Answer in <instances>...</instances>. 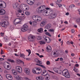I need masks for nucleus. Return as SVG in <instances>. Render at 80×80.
I'll return each instance as SVG.
<instances>
[{
	"label": "nucleus",
	"mask_w": 80,
	"mask_h": 80,
	"mask_svg": "<svg viewBox=\"0 0 80 80\" xmlns=\"http://www.w3.org/2000/svg\"><path fill=\"white\" fill-rule=\"evenodd\" d=\"M41 8H42V7H40L37 9L36 11L38 13H42V11L41 10Z\"/></svg>",
	"instance_id": "20"
},
{
	"label": "nucleus",
	"mask_w": 80,
	"mask_h": 80,
	"mask_svg": "<svg viewBox=\"0 0 80 80\" xmlns=\"http://www.w3.org/2000/svg\"><path fill=\"white\" fill-rule=\"evenodd\" d=\"M28 26L26 24H24L23 26V27L21 29V31L22 32H26L27 30H30V29L28 28Z\"/></svg>",
	"instance_id": "1"
},
{
	"label": "nucleus",
	"mask_w": 80,
	"mask_h": 80,
	"mask_svg": "<svg viewBox=\"0 0 80 80\" xmlns=\"http://www.w3.org/2000/svg\"><path fill=\"white\" fill-rule=\"evenodd\" d=\"M3 50H2V49L1 52V55H2V54H3Z\"/></svg>",
	"instance_id": "57"
},
{
	"label": "nucleus",
	"mask_w": 80,
	"mask_h": 80,
	"mask_svg": "<svg viewBox=\"0 0 80 80\" xmlns=\"http://www.w3.org/2000/svg\"><path fill=\"white\" fill-rule=\"evenodd\" d=\"M52 14L54 16V18L55 17L57 16V14H56V13H54Z\"/></svg>",
	"instance_id": "55"
},
{
	"label": "nucleus",
	"mask_w": 80,
	"mask_h": 80,
	"mask_svg": "<svg viewBox=\"0 0 80 80\" xmlns=\"http://www.w3.org/2000/svg\"><path fill=\"white\" fill-rule=\"evenodd\" d=\"M71 7V8H72V7H75V5L73 4H71L69 6V7Z\"/></svg>",
	"instance_id": "50"
},
{
	"label": "nucleus",
	"mask_w": 80,
	"mask_h": 80,
	"mask_svg": "<svg viewBox=\"0 0 80 80\" xmlns=\"http://www.w3.org/2000/svg\"><path fill=\"white\" fill-rule=\"evenodd\" d=\"M16 62H17V63H18V62H20V63H22L23 65L24 64V62H23V61H22L19 59H16Z\"/></svg>",
	"instance_id": "19"
},
{
	"label": "nucleus",
	"mask_w": 80,
	"mask_h": 80,
	"mask_svg": "<svg viewBox=\"0 0 80 80\" xmlns=\"http://www.w3.org/2000/svg\"><path fill=\"white\" fill-rule=\"evenodd\" d=\"M22 19L21 18H17L15 19V20L16 21V22H21V20H22Z\"/></svg>",
	"instance_id": "26"
},
{
	"label": "nucleus",
	"mask_w": 80,
	"mask_h": 80,
	"mask_svg": "<svg viewBox=\"0 0 80 80\" xmlns=\"http://www.w3.org/2000/svg\"><path fill=\"white\" fill-rule=\"evenodd\" d=\"M53 70L56 73H58V74H61V70L59 68H53Z\"/></svg>",
	"instance_id": "7"
},
{
	"label": "nucleus",
	"mask_w": 80,
	"mask_h": 80,
	"mask_svg": "<svg viewBox=\"0 0 80 80\" xmlns=\"http://www.w3.org/2000/svg\"><path fill=\"white\" fill-rule=\"evenodd\" d=\"M17 23H15V24H21V21H19V22H17Z\"/></svg>",
	"instance_id": "49"
},
{
	"label": "nucleus",
	"mask_w": 80,
	"mask_h": 80,
	"mask_svg": "<svg viewBox=\"0 0 80 80\" xmlns=\"http://www.w3.org/2000/svg\"><path fill=\"white\" fill-rule=\"evenodd\" d=\"M24 79H25L26 80H30L28 78L25 77H24Z\"/></svg>",
	"instance_id": "54"
},
{
	"label": "nucleus",
	"mask_w": 80,
	"mask_h": 80,
	"mask_svg": "<svg viewBox=\"0 0 80 80\" xmlns=\"http://www.w3.org/2000/svg\"><path fill=\"white\" fill-rule=\"evenodd\" d=\"M24 71L28 75H30V69L28 68H25L24 69Z\"/></svg>",
	"instance_id": "11"
},
{
	"label": "nucleus",
	"mask_w": 80,
	"mask_h": 80,
	"mask_svg": "<svg viewBox=\"0 0 80 80\" xmlns=\"http://www.w3.org/2000/svg\"><path fill=\"white\" fill-rule=\"evenodd\" d=\"M41 67H42V68H46L45 67V66L41 65Z\"/></svg>",
	"instance_id": "53"
},
{
	"label": "nucleus",
	"mask_w": 80,
	"mask_h": 80,
	"mask_svg": "<svg viewBox=\"0 0 80 80\" xmlns=\"http://www.w3.org/2000/svg\"><path fill=\"white\" fill-rule=\"evenodd\" d=\"M75 67H78L79 66V65L78 64H76L75 65Z\"/></svg>",
	"instance_id": "60"
},
{
	"label": "nucleus",
	"mask_w": 80,
	"mask_h": 80,
	"mask_svg": "<svg viewBox=\"0 0 80 80\" xmlns=\"http://www.w3.org/2000/svg\"><path fill=\"white\" fill-rule=\"evenodd\" d=\"M40 7H41V11L42 13V12H43L44 11H45V9H46V8H45V7L44 6H41Z\"/></svg>",
	"instance_id": "23"
},
{
	"label": "nucleus",
	"mask_w": 80,
	"mask_h": 80,
	"mask_svg": "<svg viewBox=\"0 0 80 80\" xmlns=\"http://www.w3.org/2000/svg\"><path fill=\"white\" fill-rule=\"evenodd\" d=\"M62 74L63 75V76H64V77H65V76L67 75V74H66L67 73H66V72H65L63 71L62 72Z\"/></svg>",
	"instance_id": "32"
},
{
	"label": "nucleus",
	"mask_w": 80,
	"mask_h": 80,
	"mask_svg": "<svg viewBox=\"0 0 80 80\" xmlns=\"http://www.w3.org/2000/svg\"><path fill=\"white\" fill-rule=\"evenodd\" d=\"M20 57H25V55L23 54H20Z\"/></svg>",
	"instance_id": "42"
},
{
	"label": "nucleus",
	"mask_w": 80,
	"mask_h": 80,
	"mask_svg": "<svg viewBox=\"0 0 80 80\" xmlns=\"http://www.w3.org/2000/svg\"><path fill=\"white\" fill-rule=\"evenodd\" d=\"M46 10H49V11H50V12H51V11H52V10H50V8H46Z\"/></svg>",
	"instance_id": "48"
},
{
	"label": "nucleus",
	"mask_w": 80,
	"mask_h": 80,
	"mask_svg": "<svg viewBox=\"0 0 80 80\" xmlns=\"http://www.w3.org/2000/svg\"><path fill=\"white\" fill-rule=\"evenodd\" d=\"M45 34L47 35H48V36H49L50 37H52V35L50 33H49L48 32H46Z\"/></svg>",
	"instance_id": "33"
},
{
	"label": "nucleus",
	"mask_w": 80,
	"mask_h": 80,
	"mask_svg": "<svg viewBox=\"0 0 80 80\" xmlns=\"http://www.w3.org/2000/svg\"><path fill=\"white\" fill-rule=\"evenodd\" d=\"M12 72L13 75H17L18 73L15 70H12Z\"/></svg>",
	"instance_id": "28"
},
{
	"label": "nucleus",
	"mask_w": 80,
	"mask_h": 80,
	"mask_svg": "<svg viewBox=\"0 0 80 80\" xmlns=\"http://www.w3.org/2000/svg\"><path fill=\"white\" fill-rule=\"evenodd\" d=\"M56 4L57 5H58L59 7H61L62 6V5L61 4H58V3H57V2H56Z\"/></svg>",
	"instance_id": "41"
},
{
	"label": "nucleus",
	"mask_w": 80,
	"mask_h": 80,
	"mask_svg": "<svg viewBox=\"0 0 80 80\" xmlns=\"http://www.w3.org/2000/svg\"><path fill=\"white\" fill-rule=\"evenodd\" d=\"M56 55V52H51V55Z\"/></svg>",
	"instance_id": "44"
},
{
	"label": "nucleus",
	"mask_w": 80,
	"mask_h": 80,
	"mask_svg": "<svg viewBox=\"0 0 80 80\" xmlns=\"http://www.w3.org/2000/svg\"><path fill=\"white\" fill-rule=\"evenodd\" d=\"M35 61V62H36V63H38V61H39V60H38V59H37V58H35L34 59Z\"/></svg>",
	"instance_id": "39"
},
{
	"label": "nucleus",
	"mask_w": 80,
	"mask_h": 80,
	"mask_svg": "<svg viewBox=\"0 0 80 80\" xmlns=\"http://www.w3.org/2000/svg\"><path fill=\"white\" fill-rule=\"evenodd\" d=\"M32 72L33 73H36V74H39V73H40L42 72V71H41L40 72H36V71L35 70V68L32 69Z\"/></svg>",
	"instance_id": "22"
},
{
	"label": "nucleus",
	"mask_w": 80,
	"mask_h": 80,
	"mask_svg": "<svg viewBox=\"0 0 80 80\" xmlns=\"http://www.w3.org/2000/svg\"><path fill=\"white\" fill-rule=\"evenodd\" d=\"M21 68L19 66H17L16 67V71H17L19 73H22V68L20 69Z\"/></svg>",
	"instance_id": "10"
},
{
	"label": "nucleus",
	"mask_w": 80,
	"mask_h": 80,
	"mask_svg": "<svg viewBox=\"0 0 80 80\" xmlns=\"http://www.w3.org/2000/svg\"><path fill=\"white\" fill-rule=\"evenodd\" d=\"M49 31L50 32H54V30L53 29H50L49 30Z\"/></svg>",
	"instance_id": "45"
},
{
	"label": "nucleus",
	"mask_w": 80,
	"mask_h": 80,
	"mask_svg": "<svg viewBox=\"0 0 80 80\" xmlns=\"http://www.w3.org/2000/svg\"><path fill=\"white\" fill-rule=\"evenodd\" d=\"M49 18H53V16H52V14H49Z\"/></svg>",
	"instance_id": "37"
},
{
	"label": "nucleus",
	"mask_w": 80,
	"mask_h": 80,
	"mask_svg": "<svg viewBox=\"0 0 80 80\" xmlns=\"http://www.w3.org/2000/svg\"><path fill=\"white\" fill-rule=\"evenodd\" d=\"M18 6H17V4H15L13 6V8H18Z\"/></svg>",
	"instance_id": "38"
},
{
	"label": "nucleus",
	"mask_w": 80,
	"mask_h": 80,
	"mask_svg": "<svg viewBox=\"0 0 80 80\" xmlns=\"http://www.w3.org/2000/svg\"><path fill=\"white\" fill-rule=\"evenodd\" d=\"M15 20H14V25H17V24H15V23H17V22L16 21L15 22Z\"/></svg>",
	"instance_id": "56"
},
{
	"label": "nucleus",
	"mask_w": 80,
	"mask_h": 80,
	"mask_svg": "<svg viewBox=\"0 0 80 80\" xmlns=\"http://www.w3.org/2000/svg\"><path fill=\"white\" fill-rule=\"evenodd\" d=\"M37 22L36 21L33 22V25H37Z\"/></svg>",
	"instance_id": "47"
},
{
	"label": "nucleus",
	"mask_w": 80,
	"mask_h": 80,
	"mask_svg": "<svg viewBox=\"0 0 80 80\" xmlns=\"http://www.w3.org/2000/svg\"><path fill=\"white\" fill-rule=\"evenodd\" d=\"M37 38L38 40H41V37L40 36H38L37 37Z\"/></svg>",
	"instance_id": "36"
},
{
	"label": "nucleus",
	"mask_w": 80,
	"mask_h": 80,
	"mask_svg": "<svg viewBox=\"0 0 80 80\" xmlns=\"http://www.w3.org/2000/svg\"><path fill=\"white\" fill-rule=\"evenodd\" d=\"M62 2V0H58V1L56 2L57 3H60V2Z\"/></svg>",
	"instance_id": "46"
},
{
	"label": "nucleus",
	"mask_w": 80,
	"mask_h": 80,
	"mask_svg": "<svg viewBox=\"0 0 80 80\" xmlns=\"http://www.w3.org/2000/svg\"><path fill=\"white\" fill-rule=\"evenodd\" d=\"M38 20H39L38 21H40V20H42V18L40 17V16H38Z\"/></svg>",
	"instance_id": "34"
},
{
	"label": "nucleus",
	"mask_w": 80,
	"mask_h": 80,
	"mask_svg": "<svg viewBox=\"0 0 80 80\" xmlns=\"http://www.w3.org/2000/svg\"><path fill=\"white\" fill-rule=\"evenodd\" d=\"M36 79L37 80H43L44 78L42 76H38L36 78Z\"/></svg>",
	"instance_id": "15"
},
{
	"label": "nucleus",
	"mask_w": 80,
	"mask_h": 80,
	"mask_svg": "<svg viewBox=\"0 0 80 80\" xmlns=\"http://www.w3.org/2000/svg\"><path fill=\"white\" fill-rule=\"evenodd\" d=\"M49 12H48V11L47 10H45L42 13V15L44 16H48L49 15Z\"/></svg>",
	"instance_id": "12"
},
{
	"label": "nucleus",
	"mask_w": 80,
	"mask_h": 80,
	"mask_svg": "<svg viewBox=\"0 0 80 80\" xmlns=\"http://www.w3.org/2000/svg\"><path fill=\"white\" fill-rule=\"evenodd\" d=\"M50 5H51V6H52V7H53L54 5L53 4V3H51L50 4Z\"/></svg>",
	"instance_id": "59"
},
{
	"label": "nucleus",
	"mask_w": 80,
	"mask_h": 80,
	"mask_svg": "<svg viewBox=\"0 0 80 80\" xmlns=\"http://www.w3.org/2000/svg\"><path fill=\"white\" fill-rule=\"evenodd\" d=\"M46 51L47 52H51L52 51V48L50 46H48L46 48Z\"/></svg>",
	"instance_id": "13"
},
{
	"label": "nucleus",
	"mask_w": 80,
	"mask_h": 80,
	"mask_svg": "<svg viewBox=\"0 0 80 80\" xmlns=\"http://www.w3.org/2000/svg\"><path fill=\"white\" fill-rule=\"evenodd\" d=\"M22 13H24L23 11H22V10H21L20 9H19L18 10V12L16 13V15H18L17 16V17H22L19 16L22 15Z\"/></svg>",
	"instance_id": "3"
},
{
	"label": "nucleus",
	"mask_w": 80,
	"mask_h": 80,
	"mask_svg": "<svg viewBox=\"0 0 80 80\" xmlns=\"http://www.w3.org/2000/svg\"><path fill=\"white\" fill-rule=\"evenodd\" d=\"M9 62H11L12 63H15V61L12 59H8L7 60Z\"/></svg>",
	"instance_id": "29"
},
{
	"label": "nucleus",
	"mask_w": 80,
	"mask_h": 80,
	"mask_svg": "<svg viewBox=\"0 0 80 80\" xmlns=\"http://www.w3.org/2000/svg\"><path fill=\"white\" fill-rule=\"evenodd\" d=\"M64 72L66 73V75L65 76V77L66 78H70V73L68 71V70L67 69H65L63 71Z\"/></svg>",
	"instance_id": "4"
},
{
	"label": "nucleus",
	"mask_w": 80,
	"mask_h": 80,
	"mask_svg": "<svg viewBox=\"0 0 80 80\" xmlns=\"http://www.w3.org/2000/svg\"><path fill=\"white\" fill-rule=\"evenodd\" d=\"M42 62L40 60L38 61V63H39V64H42Z\"/></svg>",
	"instance_id": "51"
},
{
	"label": "nucleus",
	"mask_w": 80,
	"mask_h": 80,
	"mask_svg": "<svg viewBox=\"0 0 80 80\" xmlns=\"http://www.w3.org/2000/svg\"><path fill=\"white\" fill-rule=\"evenodd\" d=\"M2 3H0V8H4L7 7V4H6V3L3 1Z\"/></svg>",
	"instance_id": "8"
},
{
	"label": "nucleus",
	"mask_w": 80,
	"mask_h": 80,
	"mask_svg": "<svg viewBox=\"0 0 80 80\" xmlns=\"http://www.w3.org/2000/svg\"><path fill=\"white\" fill-rule=\"evenodd\" d=\"M10 66L9 65H7V68H6V69L7 70H10Z\"/></svg>",
	"instance_id": "43"
},
{
	"label": "nucleus",
	"mask_w": 80,
	"mask_h": 80,
	"mask_svg": "<svg viewBox=\"0 0 80 80\" xmlns=\"http://www.w3.org/2000/svg\"><path fill=\"white\" fill-rule=\"evenodd\" d=\"M39 42L41 45H43V44H45V42H44L42 41H39Z\"/></svg>",
	"instance_id": "31"
},
{
	"label": "nucleus",
	"mask_w": 80,
	"mask_h": 80,
	"mask_svg": "<svg viewBox=\"0 0 80 80\" xmlns=\"http://www.w3.org/2000/svg\"><path fill=\"white\" fill-rule=\"evenodd\" d=\"M32 0H27V2L28 4H29V5H32L33 4V2L32 1Z\"/></svg>",
	"instance_id": "16"
},
{
	"label": "nucleus",
	"mask_w": 80,
	"mask_h": 80,
	"mask_svg": "<svg viewBox=\"0 0 80 80\" xmlns=\"http://www.w3.org/2000/svg\"><path fill=\"white\" fill-rule=\"evenodd\" d=\"M6 77L7 78L8 80H12V76L10 74H7L6 75Z\"/></svg>",
	"instance_id": "18"
},
{
	"label": "nucleus",
	"mask_w": 80,
	"mask_h": 80,
	"mask_svg": "<svg viewBox=\"0 0 80 80\" xmlns=\"http://www.w3.org/2000/svg\"><path fill=\"white\" fill-rule=\"evenodd\" d=\"M47 19H44V20L42 22L41 24L40 25L41 27H43V26H45V24L47 23Z\"/></svg>",
	"instance_id": "9"
},
{
	"label": "nucleus",
	"mask_w": 80,
	"mask_h": 80,
	"mask_svg": "<svg viewBox=\"0 0 80 80\" xmlns=\"http://www.w3.org/2000/svg\"><path fill=\"white\" fill-rule=\"evenodd\" d=\"M9 24V22L7 20H5L3 22L1 23V24H0L2 27H7V25Z\"/></svg>",
	"instance_id": "2"
},
{
	"label": "nucleus",
	"mask_w": 80,
	"mask_h": 80,
	"mask_svg": "<svg viewBox=\"0 0 80 80\" xmlns=\"http://www.w3.org/2000/svg\"><path fill=\"white\" fill-rule=\"evenodd\" d=\"M46 72H47V73H48L47 71V70H46L45 69H44L43 70L42 73H43V74H44L45 73H46Z\"/></svg>",
	"instance_id": "40"
},
{
	"label": "nucleus",
	"mask_w": 80,
	"mask_h": 80,
	"mask_svg": "<svg viewBox=\"0 0 80 80\" xmlns=\"http://www.w3.org/2000/svg\"><path fill=\"white\" fill-rule=\"evenodd\" d=\"M26 15H29L30 14V13L28 11H26L25 12Z\"/></svg>",
	"instance_id": "35"
},
{
	"label": "nucleus",
	"mask_w": 80,
	"mask_h": 80,
	"mask_svg": "<svg viewBox=\"0 0 80 80\" xmlns=\"http://www.w3.org/2000/svg\"><path fill=\"white\" fill-rule=\"evenodd\" d=\"M50 61H48L47 62V65H49L50 64Z\"/></svg>",
	"instance_id": "52"
},
{
	"label": "nucleus",
	"mask_w": 80,
	"mask_h": 80,
	"mask_svg": "<svg viewBox=\"0 0 80 80\" xmlns=\"http://www.w3.org/2000/svg\"><path fill=\"white\" fill-rule=\"evenodd\" d=\"M26 51L27 52H28L29 54L28 56H29V55H30L31 53V50H30V49H28V50H26Z\"/></svg>",
	"instance_id": "30"
},
{
	"label": "nucleus",
	"mask_w": 80,
	"mask_h": 80,
	"mask_svg": "<svg viewBox=\"0 0 80 80\" xmlns=\"http://www.w3.org/2000/svg\"><path fill=\"white\" fill-rule=\"evenodd\" d=\"M71 32H72V33H73L74 32H75V30H74L73 29H72L71 30Z\"/></svg>",
	"instance_id": "64"
},
{
	"label": "nucleus",
	"mask_w": 80,
	"mask_h": 80,
	"mask_svg": "<svg viewBox=\"0 0 80 80\" xmlns=\"http://www.w3.org/2000/svg\"><path fill=\"white\" fill-rule=\"evenodd\" d=\"M39 57H40V58H42V57H43V56L42 55H40L39 56Z\"/></svg>",
	"instance_id": "62"
},
{
	"label": "nucleus",
	"mask_w": 80,
	"mask_h": 80,
	"mask_svg": "<svg viewBox=\"0 0 80 80\" xmlns=\"http://www.w3.org/2000/svg\"><path fill=\"white\" fill-rule=\"evenodd\" d=\"M65 52L66 53H68V50H66L65 51Z\"/></svg>",
	"instance_id": "61"
},
{
	"label": "nucleus",
	"mask_w": 80,
	"mask_h": 80,
	"mask_svg": "<svg viewBox=\"0 0 80 80\" xmlns=\"http://www.w3.org/2000/svg\"><path fill=\"white\" fill-rule=\"evenodd\" d=\"M26 60H30V58H27L26 59Z\"/></svg>",
	"instance_id": "63"
},
{
	"label": "nucleus",
	"mask_w": 80,
	"mask_h": 80,
	"mask_svg": "<svg viewBox=\"0 0 80 80\" xmlns=\"http://www.w3.org/2000/svg\"><path fill=\"white\" fill-rule=\"evenodd\" d=\"M35 68L37 72H38V71H40L39 72H42V70H41V68Z\"/></svg>",
	"instance_id": "27"
},
{
	"label": "nucleus",
	"mask_w": 80,
	"mask_h": 80,
	"mask_svg": "<svg viewBox=\"0 0 80 80\" xmlns=\"http://www.w3.org/2000/svg\"><path fill=\"white\" fill-rule=\"evenodd\" d=\"M45 75H46L47 76L46 80H50V75L49 74L47 73Z\"/></svg>",
	"instance_id": "24"
},
{
	"label": "nucleus",
	"mask_w": 80,
	"mask_h": 80,
	"mask_svg": "<svg viewBox=\"0 0 80 80\" xmlns=\"http://www.w3.org/2000/svg\"><path fill=\"white\" fill-rule=\"evenodd\" d=\"M28 40L29 41L33 42L35 40V37L33 36H30L28 37Z\"/></svg>",
	"instance_id": "6"
},
{
	"label": "nucleus",
	"mask_w": 80,
	"mask_h": 80,
	"mask_svg": "<svg viewBox=\"0 0 80 80\" xmlns=\"http://www.w3.org/2000/svg\"><path fill=\"white\" fill-rule=\"evenodd\" d=\"M43 38L47 43H50V42H51V39H50V38L48 37H47L45 36H43Z\"/></svg>",
	"instance_id": "5"
},
{
	"label": "nucleus",
	"mask_w": 80,
	"mask_h": 80,
	"mask_svg": "<svg viewBox=\"0 0 80 80\" xmlns=\"http://www.w3.org/2000/svg\"><path fill=\"white\" fill-rule=\"evenodd\" d=\"M60 60H61V61H63V58H60Z\"/></svg>",
	"instance_id": "58"
},
{
	"label": "nucleus",
	"mask_w": 80,
	"mask_h": 80,
	"mask_svg": "<svg viewBox=\"0 0 80 80\" xmlns=\"http://www.w3.org/2000/svg\"><path fill=\"white\" fill-rule=\"evenodd\" d=\"M5 10L0 8V15H5Z\"/></svg>",
	"instance_id": "17"
},
{
	"label": "nucleus",
	"mask_w": 80,
	"mask_h": 80,
	"mask_svg": "<svg viewBox=\"0 0 80 80\" xmlns=\"http://www.w3.org/2000/svg\"><path fill=\"white\" fill-rule=\"evenodd\" d=\"M32 18L33 20H37V22H38V16L36 15V16H34L32 17Z\"/></svg>",
	"instance_id": "21"
},
{
	"label": "nucleus",
	"mask_w": 80,
	"mask_h": 80,
	"mask_svg": "<svg viewBox=\"0 0 80 80\" xmlns=\"http://www.w3.org/2000/svg\"><path fill=\"white\" fill-rule=\"evenodd\" d=\"M43 29L42 28H40L39 29H38V31L39 33H42L43 31Z\"/></svg>",
	"instance_id": "25"
},
{
	"label": "nucleus",
	"mask_w": 80,
	"mask_h": 80,
	"mask_svg": "<svg viewBox=\"0 0 80 80\" xmlns=\"http://www.w3.org/2000/svg\"><path fill=\"white\" fill-rule=\"evenodd\" d=\"M51 27H52V25H51V24H48L46 25L45 28H46V29L49 30V29H50Z\"/></svg>",
	"instance_id": "14"
}]
</instances>
